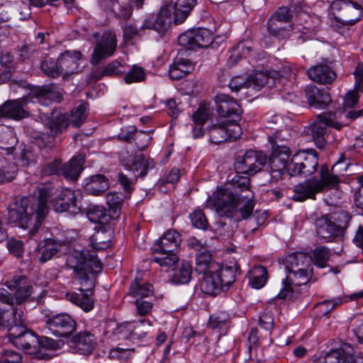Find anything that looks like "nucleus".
Instances as JSON below:
<instances>
[{"label":"nucleus","mask_w":363,"mask_h":363,"mask_svg":"<svg viewBox=\"0 0 363 363\" xmlns=\"http://www.w3.org/2000/svg\"><path fill=\"white\" fill-rule=\"evenodd\" d=\"M66 264L73 270V278L80 285L79 292L67 293V298L84 311L89 312L94 306L91 296L102 264L94 253L74 251L67 256Z\"/></svg>","instance_id":"1"},{"label":"nucleus","mask_w":363,"mask_h":363,"mask_svg":"<svg viewBox=\"0 0 363 363\" xmlns=\"http://www.w3.org/2000/svg\"><path fill=\"white\" fill-rule=\"evenodd\" d=\"M52 191L50 187H42L36 198L16 197L9 206V221L28 229L30 236H34L48 213L47 203Z\"/></svg>","instance_id":"2"},{"label":"nucleus","mask_w":363,"mask_h":363,"mask_svg":"<svg viewBox=\"0 0 363 363\" xmlns=\"http://www.w3.org/2000/svg\"><path fill=\"white\" fill-rule=\"evenodd\" d=\"M350 214L345 211L323 215L315 220L318 236L330 242L344 235L350 220Z\"/></svg>","instance_id":"3"},{"label":"nucleus","mask_w":363,"mask_h":363,"mask_svg":"<svg viewBox=\"0 0 363 363\" xmlns=\"http://www.w3.org/2000/svg\"><path fill=\"white\" fill-rule=\"evenodd\" d=\"M87 108L88 103L82 101L71 111L69 116L66 113L52 112L47 123L52 137L61 133L69 124L79 127L84 123L87 116Z\"/></svg>","instance_id":"4"},{"label":"nucleus","mask_w":363,"mask_h":363,"mask_svg":"<svg viewBox=\"0 0 363 363\" xmlns=\"http://www.w3.org/2000/svg\"><path fill=\"white\" fill-rule=\"evenodd\" d=\"M5 285L10 289L14 290L13 295L6 289H0V301L11 306L21 305L27 301H35L32 297L33 286L27 282L25 276H14L11 280L6 281Z\"/></svg>","instance_id":"5"},{"label":"nucleus","mask_w":363,"mask_h":363,"mask_svg":"<svg viewBox=\"0 0 363 363\" xmlns=\"http://www.w3.org/2000/svg\"><path fill=\"white\" fill-rule=\"evenodd\" d=\"M212 203L220 216L235 218L238 206L244 203V200L229 186H224L217 189L213 194Z\"/></svg>","instance_id":"6"},{"label":"nucleus","mask_w":363,"mask_h":363,"mask_svg":"<svg viewBox=\"0 0 363 363\" xmlns=\"http://www.w3.org/2000/svg\"><path fill=\"white\" fill-rule=\"evenodd\" d=\"M343 112H323L318 114L312 124L311 133L314 142L318 148H323L326 143L327 128L331 127L340 130L343 124L337 120Z\"/></svg>","instance_id":"7"},{"label":"nucleus","mask_w":363,"mask_h":363,"mask_svg":"<svg viewBox=\"0 0 363 363\" xmlns=\"http://www.w3.org/2000/svg\"><path fill=\"white\" fill-rule=\"evenodd\" d=\"M318 166V154L313 149L302 150L293 155L289 165L291 176L308 177L313 174Z\"/></svg>","instance_id":"8"},{"label":"nucleus","mask_w":363,"mask_h":363,"mask_svg":"<svg viewBox=\"0 0 363 363\" xmlns=\"http://www.w3.org/2000/svg\"><path fill=\"white\" fill-rule=\"evenodd\" d=\"M242 133V128L235 121L224 120L208 127L210 141L216 145L228 140H236Z\"/></svg>","instance_id":"9"},{"label":"nucleus","mask_w":363,"mask_h":363,"mask_svg":"<svg viewBox=\"0 0 363 363\" xmlns=\"http://www.w3.org/2000/svg\"><path fill=\"white\" fill-rule=\"evenodd\" d=\"M267 161V155L264 152L250 150L237 158L235 169L238 174L253 175L261 171Z\"/></svg>","instance_id":"10"},{"label":"nucleus","mask_w":363,"mask_h":363,"mask_svg":"<svg viewBox=\"0 0 363 363\" xmlns=\"http://www.w3.org/2000/svg\"><path fill=\"white\" fill-rule=\"evenodd\" d=\"M331 9L336 19L345 25H353L360 19L361 6L349 0H335L332 2Z\"/></svg>","instance_id":"11"},{"label":"nucleus","mask_w":363,"mask_h":363,"mask_svg":"<svg viewBox=\"0 0 363 363\" xmlns=\"http://www.w3.org/2000/svg\"><path fill=\"white\" fill-rule=\"evenodd\" d=\"M213 40V33L206 28L191 29L182 33L178 38L179 45L188 50L206 48Z\"/></svg>","instance_id":"12"},{"label":"nucleus","mask_w":363,"mask_h":363,"mask_svg":"<svg viewBox=\"0 0 363 363\" xmlns=\"http://www.w3.org/2000/svg\"><path fill=\"white\" fill-rule=\"evenodd\" d=\"M46 327L53 335L60 337H67L76 330V321L67 313L46 315L45 317Z\"/></svg>","instance_id":"13"},{"label":"nucleus","mask_w":363,"mask_h":363,"mask_svg":"<svg viewBox=\"0 0 363 363\" xmlns=\"http://www.w3.org/2000/svg\"><path fill=\"white\" fill-rule=\"evenodd\" d=\"M288 274L283 280V289L277 295L280 299L291 298L294 296V290L293 286H301L306 284L312 278V269H286Z\"/></svg>","instance_id":"14"},{"label":"nucleus","mask_w":363,"mask_h":363,"mask_svg":"<svg viewBox=\"0 0 363 363\" xmlns=\"http://www.w3.org/2000/svg\"><path fill=\"white\" fill-rule=\"evenodd\" d=\"M33 99L30 92L21 98L9 100L0 106V118L5 117L19 121L30 116L28 105Z\"/></svg>","instance_id":"15"},{"label":"nucleus","mask_w":363,"mask_h":363,"mask_svg":"<svg viewBox=\"0 0 363 363\" xmlns=\"http://www.w3.org/2000/svg\"><path fill=\"white\" fill-rule=\"evenodd\" d=\"M16 328L9 330L10 341L17 347L21 348L30 354H37L39 352V337L33 332L26 330V327L20 328L19 333H14Z\"/></svg>","instance_id":"16"},{"label":"nucleus","mask_w":363,"mask_h":363,"mask_svg":"<svg viewBox=\"0 0 363 363\" xmlns=\"http://www.w3.org/2000/svg\"><path fill=\"white\" fill-rule=\"evenodd\" d=\"M117 39L115 33L107 31L103 33L96 43L91 57L92 65H98L102 60L112 56L116 49Z\"/></svg>","instance_id":"17"},{"label":"nucleus","mask_w":363,"mask_h":363,"mask_svg":"<svg viewBox=\"0 0 363 363\" xmlns=\"http://www.w3.org/2000/svg\"><path fill=\"white\" fill-rule=\"evenodd\" d=\"M216 111L220 117L232 118L227 121L238 123L240 119L242 109L238 101L226 94H218L215 98Z\"/></svg>","instance_id":"18"},{"label":"nucleus","mask_w":363,"mask_h":363,"mask_svg":"<svg viewBox=\"0 0 363 363\" xmlns=\"http://www.w3.org/2000/svg\"><path fill=\"white\" fill-rule=\"evenodd\" d=\"M291 155L289 150H271V155L268 159L272 177L279 179L283 175L289 172V160Z\"/></svg>","instance_id":"19"},{"label":"nucleus","mask_w":363,"mask_h":363,"mask_svg":"<svg viewBox=\"0 0 363 363\" xmlns=\"http://www.w3.org/2000/svg\"><path fill=\"white\" fill-rule=\"evenodd\" d=\"M182 242L180 233L176 230H167L155 241L151 250L152 252H176Z\"/></svg>","instance_id":"20"},{"label":"nucleus","mask_w":363,"mask_h":363,"mask_svg":"<svg viewBox=\"0 0 363 363\" xmlns=\"http://www.w3.org/2000/svg\"><path fill=\"white\" fill-rule=\"evenodd\" d=\"M70 347L81 354L92 353L97 345L96 337L89 331L79 332L72 337Z\"/></svg>","instance_id":"21"},{"label":"nucleus","mask_w":363,"mask_h":363,"mask_svg":"<svg viewBox=\"0 0 363 363\" xmlns=\"http://www.w3.org/2000/svg\"><path fill=\"white\" fill-rule=\"evenodd\" d=\"M52 204L55 211L59 213L65 212L70 208H74V211H82L83 208L75 192L70 189L61 191L59 195L52 201Z\"/></svg>","instance_id":"22"},{"label":"nucleus","mask_w":363,"mask_h":363,"mask_svg":"<svg viewBox=\"0 0 363 363\" xmlns=\"http://www.w3.org/2000/svg\"><path fill=\"white\" fill-rule=\"evenodd\" d=\"M318 184L313 178L300 182L293 187L291 198L294 201L302 202L308 199H315L317 194L320 193L318 189Z\"/></svg>","instance_id":"23"},{"label":"nucleus","mask_w":363,"mask_h":363,"mask_svg":"<svg viewBox=\"0 0 363 363\" xmlns=\"http://www.w3.org/2000/svg\"><path fill=\"white\" fill-rule=\"evenodd\" d=\"M82 53L79 51L66 50L59 57L58 65L60 67L62 76L64 77L77 72L79 68L78 61L81 60Z\"/></svg>","instance_id":"24"},{"label":"nucleus","mask_w":363,"mask_h":363,"mask_svg":"<svg viewBox=\"0 0 363 363\" xmlns=\"http://www.w3.org/2000/svg\"><path fill=\"white\" fill-rule=\"evenodd\" d=\"M216 271L220 279L223 291L229 289L236 281L238 276L241 274L240 266L235 261L225 262Z\"/></svg>","instance_id":"25"},{"label":"nucleus","mask_w":363,"mask_h":363,"mask_svg":"<svg viewBox=\"0 0 363 363\" xmlns=\"http://www.w3.org/2000/svg\"><path fill=\"white\" fill-rule=\"evenodd\" d=\"M305 94L309 105L315 108L323 109L331 102L328 91L315 85L306 86Z\"/></svg>","instance_id":"26"},{"label":"nucleus","mask_w":363,"mask_h":363,"mask_svg":"<svg viewBox=\"0 0 363 363\" xmlns=\"http://www.w3.org/2000/svg\"><path fill=\"white\" fill-rule=\"evenodd\" d=\"M202 274L203 276L200 286L203 293L215 296L219 291H223L216 269L208 270Z\"/></svg>","instance_id":"27"},{"label":"nucleus","mask_w":363,"mask_h":363,"mask_svg":"<svg viewBox=\"0 0 363 363\" xmlns=\"http://www.w3.org/2000/svg\"><path fill=\"white\" fill-rule=\"evenodd\" d=\"M30 96L40 102L43 99L60 102L62 99L60 89L54 84L33 86L30 90Z\"/></svg>","instance_id":"28"},{"label":"nucleus","mask_w":363,"mask_h":363,"mask_svg":"<svg viewBox=\"0 0 363 363\" xmlns=\"http://www.w3.org/2000/svg\"><path fill=\"white\" fill-rule=\"evenodd\" d=\"M307 73L313 81L323 84H331L337 77L336 73L327 65L311 67Z\"/></svg>","instance_id":"29"},{"label":"nucleus","mask_w":363,"mask_h":363,"mask_svg":"<svg viewBox=\"0 0 363 363\" xmlns=\"http://www.w3.org/2000/svg\"><path fill=\"white\" fill-rule=\"evenodd\" d=\"M241 174H237L232 179L231 183L226 184L230 190L236 192L237 195L241 197L242 200L245 198H254V194L250 189V179L247 176H242Z\"/></svg>","instance_id":"30"},{"label":"nucleus","mask_w":363,"mask_h":363,"mask_svg":"<svg viewBox=\"0 0 363 363\" xmlns=\"http://www.w3.org/2000/svg\"><path fill=\"white\" fill-rule=\"evenodd\" d=\"M84 156L79 155L74 157L67 163L62 166L61 174L67 179L75 181L83 170Z\"/></svg>","instance_id":"31"},{"label":"nucleus","mask_w":363,"mask_h":363,"mask_svg":"<svg viewBox=\"0 0 363 363\" xmlns=\"http://www.w3.org/2000/svg\"><path fill=\"white\" fill-rule=\"evenodd\" d=\"M314 182L318 184L319 192L323 191L325 189H332L336 187L339 182V177L333 174L326 164L320 166V179L313 177Z\"/></svg>","instance_id":"32"},{"label":"nucleus","mask_w":363,"mask_h":363,"mask_svg":"<svg viewBox=\"0 0 363 363\" xmlns=\"http://www.w3.org/2000/svg\"><path fill=\"white\" fill-rule=\"evenodd\" d=\"M194 69V64L189 60L177 58L169 67V74L171 79L178 80L191 73Z\"/></svg>","instance_id":"33"},{"label":"nucleus","mask_w":363,"mask_h":363,"mask_svg":"<svg viewBox=\"0 0 363 363\" xmlns=\"http://www.w3.org/2000/svg\"><path fill=\"white\" fill-rule=\"evenodd\" d=\"M286 269H312V259L311 256L305 252H296L289 255L286 258Z\"/></svg>","instance_id":"34"},{"label":"nucleus","mask_w":363,"mask_h":363,"mask_svg":"<svg viewBox=\"0 0 363 363\" xmlns=\"http://www.w3.org/2000/svg\"><path fill=\"white\" fill-rule=\"evenodd\" d=\"M109 187V182L103 174H96L89 177L84 186V190L89 194L99 196Z\"/></svg>","instance_id":"35"},{"label":"nucleus","mask_w":363,"mask_h":363,"mask_svg":"<svg viewBox=\"0 0 363 363\" xmlns=\"http://www.w3.org/2000/svg\"><path fill=\"white\" fill-rule=\"evenodd\" d=\"M60 245L52 239L40 241L36 249V255L40 263H45L52 259L58 252Z\"/></svg>","instance_id":"36"},{"label":"nucleus","mask_w":363,"mask_h":363,"mask_svg":"<svg viewBox=\"0 0 363 363\" xmlns=\"http://www.w3.org/2000/svg\"><path fill=\"white\" fill-rule=\"evenodd\" d=\"M352 352V345L342 342L337 348L331 349L323 357L321 363H344L343 357L349 356Z\"/></svg>","instance_id":"37"},{"label":"nucleus","mask_w":363,"mask_h":363,"mask_svg":"<svg viewBox=\"0 0 363 363\" xmlns=\"http://www.w3.org/2000/svg\"><path fill=\"white\" fill-rule=\"evenodd\" d=\"M290 134L287 130H277L268 136L271 150H289Z\"/></svg>","instance_id":"38"},{"label":"nucleus","mask_w":363,"mask_h":363,"mask_svg":"<svg viewBox=\"0 0 363 363\" xmlns=\"http://www.w3.org/2000/svg\"><path fill=\"white\" fill-rule=\"evenodd\" d=\"M196 3V0H177L175 6V23H183L189 15Z\"/></svg>","instance_id":"39"},{"label":"nucleus","mask_w":363,"mask_h":363,"mask_svg":"<svg viewBox=\"0 0 363 363\" xmlns=\"http://www.w3.org/2000/svg\"><path fill=\"white\" fill-rule=\"evenodd\" d=\"M332 253L330 250L325 246H319L315 247L312 252V263L318 268H325L328 267V262L330 259Z\"/></svg>","instance_id":"40"},{"label":"nucleus","mask_w":363,"mask_h":363,"mask_svg":"<svg viewBox=\"0 0 363 363\" xmlns=\"http://www.w3.org/2000/svg\"><path fill=\"white\" fill-rule=\"evenodd\" d=\"M149 274L143 272L140 275V272H138V298L141 299L144 298H154L153 286L146 280V277Z\"/></svg>","instance_id":"41"},{"label":"nucleus","mask_w":363,"mask_h":363,"mask_svg":"<svg viewBox=\"0 0 363 363\" xmlns=\"http://www.w3.org/2000/svg\"><path fill=\"white\" fill-rule=\"evenodd\" d=\"M192 267L189 262L183 261L175 269L172 277L174 283L185 284L191 279Z\"/></svg>","instance_id":"42"},{"label":"nucleus","mask_w":363,"mask_h":363,"mask_svg":"<svg viewBox=\"0 0 363 363\" xmlns=\"http://www.w3.org/2000/svg\"><path fill=\"white\" fill-rule=\"evenodd\" d=\"M86 216L94 223L107 224L111 220V216L106 213V208L101 206L89 207L86 211Z\"/></svg>","instance_id":"43"},{"label":"nucleus","mask_w":363,"mask_h":363,"mask_svg":"<svg viewBox=\"0 0 363 363\" xmlns=\"http://www.w3.org/2000/svg\"><path fill=\"white\" fill-rule=\"evenodd\" d=\"M267 279V271L264 267H255L250 272V284L255 289H261Z\"/></svg>","instance_id":"44"},{"label":"nucleus","mask_w":363,"mask_h":363,"mask_svg":"<svg viewBox=\"0 0 363 363\" xmlns=\"http://www.w3.org/2000/svg\"><path fill=\"white\" fill-rule=\"evenodd\" d=\"M16 171L17 167L13 162H8L4 157L0 155V183L13 179Z\"/></svg>","instance_id":"45"},{"label":"nucleus","mask_w":363,"mask_h":363,"mask_svg":"<svg viewBox=\"0 0 363 363\" xmlns=\"http://www.w3.org/2000/svg\"><path fill=\"white\" fill-rule=\"evenodd\" d=\"M211 255L208 252H203L198 255L196 260L195 270L198 274L215 269V264L211 262Z\"/></svg>","instance_id":"46"},{"label":"nucleus","mask_w":363,"mask_h":363,"mask_svg":"<svg viewBox=\"0 0 363 363\" xmlns=\"http://www.w3.org/2000/svg\"><path fill=\"white\" fill-rule=\"evenodd\" d=\"M40 69L49 77L56 78L62 76L60 67L58 65V60L55 62L50 59H46L41 62Z\"/></svg>","instance_id":"47"},{"label":"nucleus","mask_w":363,"mask_h":363,"mask_svg":"<svg viewBox=\"0 0 363 363\" xmlns=\"http://www.w3.org/2000/svg\"><path fill=\"white\" fill-rule=\"evenodd\" d=\"M248 86L259 90L268 83V75L265 72H257L248 77Z\"/></svg>","instance_id":"48"},{"label":"nucleus","mask_w":363,"mask_h":363,"mask_svg":"<svg viewBox=\"0 0 363 363\" xmlns=\"http://www.w3.org/2000/svg\"><path fill=\"white\" fill-rule=\"evenodd\" d=\"M160 255L155 257L154 261L162 267H172L179 261L176 252H157Z\"/></svg>","instance_id":"49"},{"label":"nucleus","mask_w":363,"mask_h":363,"mask_svg":"<svg viewBox=\"0 0 363 363\" xmlns=\"http://www.w3.org/2000/svg\"><path fill=\"white\" fill-rule=\"evenodd\" d=\"M229 320V314L227 312L220 311L210 316L208 325L211 328H220L227 325Z\"/></svg>","instance_id":"50"},{"label":"nucleus","mask_w":363,"mask_h":363,"mask_svg":"<svg viewBox=\"0 0 363 363\" xmlns=\"http://www.w3.org/2000/svg\"><path fill=\"white\" fill-rule=\"evenodd\" d=\"M155 164L150 157L138 155V172L140 171L139 177L144 178L149 170L154 169Z\"/></svg>","instance_id":"51"},{"label":"nucleus","mask_w":363,"mask_h":363,"mask_svg":"<svg viewBox=\"0 0 363 363\" xmlns=\"http://www.w3.org/2000/svg\"><path fill=\"white\" fill-rule=\"evenodd\" d=\"M123 201V199L121 193L109 192L106 195V203L115 214L120 211Z\"/></svg>","instance_id":"52"},{"label":"nucleus","mask_w":363,"mask_h":363,"mask_svg":"<svg viewBox=\"0 0 363 363\" xmlns=\"http://www.w3.org/2000/svg\"><path fill=\"white\" fill-rule=\"evenodd\" d=\"M240 51H242L243 54L249 53L251 51V48L245 46L243 43H239L228 56V63L230 66H234L240 61L241 58Z\"/></svg>","instance_id":"53"},{"label":"nucleus","mask_w":363,"mask_h":363,"mask_svg":"<svg viewBox=\"0 0 363 363\" xmlns=\"http://www.w3.org/2000/svg\"><path fill=\"white\" fill-rule=\"evenodd\" d=\"M211 110L206 106H199L192 115L194 124L204 125L211 116Z\"/></svg>","instance_id":"54"},{"label":"nucleus","mask_w":363,"mask_h":363,"mask_svg":"<svg viewBox=\"0 0 363 363\" xmlns=\"http://www.w3.org/2000/svg\"><path fill=\"white\" fill-rule=\"evenodd\" d=\"M191 223L197 228L205 230L208 226V221L204 213L201 210H196L190 214Z\"/></svg>","instance_id":"55"},{"label":"nucleus","mask_w":363,"mask_h":363,"mask_svg":"<svg viewBox=\"0 0 363 363\" xmlns=\"http://www.w3.org/2000/svg\"><path fill=\"white\" fill-rule=\"evenodd\" d=\"M104 233H97L92 235L91 240V246L96 250H103L110 246L109 240L104 239Z\"/></svg>","instance_id":"56"},{"label":"nucleus","mask_w":363,"mask_h":363,"mask_svg":"<svg viewBox=\"0 0 363 363\" xmlns=\"http://www.w3.org/2000/svg\"><path fill=\"white\" fill-rule=\"evenodd\" d=\"M254 198H245L244 205L240 208H238V211L235 213V216L240 213L241 219H247L252 214L255 207Z\"/></svg>","instance_id":"57"},{"label":"nucleus","mask_w":363,"mask_h":363,"mask_svg":"<svg viewBox=\"0 0 363 363\" xmlns=\"http://www.w3.org/2000/svg\"><path fill=\"white\" fill-rule=\"evenodd\" d=\"M21 354L12 350H4L0 359V363H21Z\"/></svg>","instance_id":"58"},{"label":"nucleus","mask_w":363,"mask_h":363,"mask_svg":"<svg viewBox=\"0 0 363 363\" xmlns=\"http://www.w3.org/2000/svg\"><path fill=\"white\" fill-rule=\"evenodd\" d=\"M180 177V171L178 169H172L168 174L164 175L162 178L159 180L160 186H165L168 184H171L172 187L179 181Z\"/></svg>","instance_id":"59"},{"label":"nucleus","mask_w":363,"mask_h":363,"mask_svg":"<svg viewBox=\"0 0 363 363\" xmlns=\"http://www.w3.org/2000/svg\"><path fill=\"white\" fill-rule=\"evenodd\" d=\"M153 132V129L142 130L140 131V134L138 135V140L140 142V145L138 144V149L139 150L143 151L149 146L152 139V134Z\"/></svg>","instance_id":"60"},{"label":"nucleus","mask_w":363,"mask_h":363,"mask_svg":"<svg viewBox=\"0 0 363 363\" xmlns=\"http://www.w3.org/2000/svg\"><path fill=\"white\" fill-rule=\"evenodd\" d=\"M62 165L59 160L48 162L43 167L42 172L45 175L61 174Z\"/></svg>","instance_id":"61"},{"label":"nucleus","mask_w":363,"mask_h":363,"mask_svg":"<svg viewBox=\"0 0 363 363\" xmlns=\"http://www.w3.org/2000/svg\"><path fill=\"white\" fill-rule=\"evenodd\" d=\"M135 325L133 323H125L118 326L115 334L121 335L122 338L128 339L130 336L134 335Z\"/></svg>","instance_id":"62"},{"label":"nucleus","mask_w":363,"mask_h":363,"mask_svg":"<svg viewBox=\"0 0 363 363\" xmlns=\"http://www.w3.org/2000/svg\"><path fill=\"white\" fill-rule=\"evenodd\" d=\"M248 79H245L242 77L237 76L232 78L229 82V87L232 91L237 92L242 88H249Z\"/></svg>","instance_id":"63"},{"label":"nucleus","mask_w":363,"mask_h":363,"mask_svg":"<svg viewBox=\"0 0 363 363\" xmlns=\"http://www.w3.org/2000/svg\"><path fill=\"white\" fill-rule=\"evenodd\" d=\"M274 18L277 21L287 23L292 18V13L286 6L279 7L274 13Z\"/></svg>","instance_id":"64"}]
</instances>
